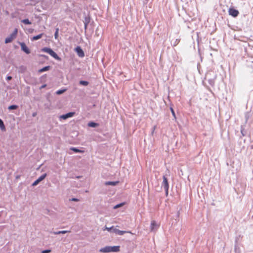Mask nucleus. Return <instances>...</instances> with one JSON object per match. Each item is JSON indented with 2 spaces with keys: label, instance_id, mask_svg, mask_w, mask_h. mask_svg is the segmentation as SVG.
I'll use <instances>...</instances> for the list:
<instances>
[{
  "label": "nucleus",
  "instance_id": "nucleus-5",
  "mask_svg": "<svg viewBox=\"0 0 253 253\" xmlns=\"http://www.w3.org/2000/svg\"><path fill=\"white\" fill-rule=\"evenodd\" d=\"M46 173H44L42 175H41L36 180H35L32 184V186H36L40 183L41 181L43 180L45 177L46 176Z\"/></svg>",
  "mask_w": 253,
  "mask_h": 253
},
{
  "label": "nucleus",
  "instance_id": "nucleus-34",
  "mask_svg": "<svg viewBox=\"0 0 253 253\" xmlns=\"http://www.w3.org/2000/svg\"><path fill=\"white\" fill-rule=\"evenodd\" d=\"M87 23H86V22H85V23H84V29H85V30H86V28H87Z\"/></svg>",
  "mask_w": 253,
  "mask_h": 253
},
{
  "label": "nucleus",
  "instance_id": "nucleus-24",
  "mask_svg": "<svg viewBox=\"0 0 253 253\" xmlns=\"http://www.w3.org/2000/svg\"><path fill=\"white\" fill-rule=\"evenodd\" d=\"M66 91V89H60V90H58L56 92V93L57 94H62L63 93H64L65 91Z\"/></svg>",
  "mask_w": 253,
  "mask_h": 253
},
{
  "label": "nucleus",
  "instance_id": "nucleus-25",
  "mask_svg": "<svg viewBox=\"0 0 253 253\" xmlns=\"http://www.w3.org/2000/svg\"><path fill=\"white\" fill-rule=\"evenodd\" d=\"M124 205V203H120L119 204H118L116 206H115L113 208L114 209H117L121 207H122V206H123Z\"/></svg>",
  "mask_w": 253,
  "mask_h": 253
},
{
  "label": "nucleus",
  "instance_id": "nucleus-19",
  "mask_svg": "<svg viewBox=\"0 0 253 253\" xmlns=\"http://www.w3.org/2000/svg\"><path fill=\"white\" fill-rule=\"evenodd\" d=\"M50 68V66H45L42 69H41L40 70H39V72H45V71H48Z\"/></svg>",
  "mask_w": 253,
  "mask_h": 253
},
{
  "label": "nucleus",
  "instance_id": "nucleus-1",
  "mask_svg": "<svg viewBox=\"0 0 253 253\" xmlns=\"http://www.w3.org/2000/svg\"><path fill=\"white\" fill-rule=\"evenodd\" d=\"M120 247L119 246H106L99 250L100 253H107L110 252H118L120 251Z\"/></svg>",
  "mask_w": 253,
  "mask_h": 253
},
{
  "label": "nucleus",
  "instance_id": "nucleus-20",
  "mask_svg": "<svg viewBox=\"0 0 253 253\" xmlns=\"http://www.w3.org/2000/svg\"><path fill=\"white\" fill-rule=\"evenodd\" d=\"M79 84H80L84 86H87V85H88L89 83L87 81H80Z\"/></svg>",
  "mask_w": 253,
  "mask_h": 253
},
{
  "label": "nucleus",
  "instance_id": "nucleus-9",
  "mask_svg": "<svg viewBox=\"0 0 253 253\" xmlns=\"http://www.w3.org/2000/svg\"><path fill=\"white\" fill-rule=\"evenodd\" d=\"M75 114V112H69L66 114L60 116V118L66 120L69 118L72 117Z\"/></svg>",
  "mask_w": 253,
  "mask_h": 253
},
{
  "label": "nucleus",
  "instance_id": "nucleus-7",
  "mask_svg": "<svg viewBox=\"0 0 253 253\" xmlns=\"http://www.w3.org/2000/svg\"><path fill=\"white\" fill-rule=\"evenodd\" d=\"M229 14L233 17H235L239 14V11L235 9L230 8L229 9Z\"/></svg>",
  "mask_w": 253,
  "mask_h": 253
},
{
  "label": "nucleus",
  "instance_id": "nucleus-26",
  "mask_svg": "<svg viewBox=\"0 0 253 253\" xmlns=\"http://www.w3.org/2000/svg\"><path fill=\"white\" fill-rule=\"evenodd\" d=\"M170 111H171V112L172 113V115L173 116V117H174V118L175 119H176V116H175V112L174 111V110L172 108H170Z\"/></svg>",
  "mask_w": 253,
  "mask_h": 253
},
{
  "label": "nucleus",
  "instance_id": "nucleus-30",
  "mask_svg": "<svg viewBox=\"0 0 253 253\" xmlns=\"http://www.w3.org/2000/svg\"><path fill=\"white\" fill-rule=\"evenodd\" d=\"M46 86V85L45 84H43V85H42L40 87V89H42V88H44Z\"/></svg>",
  "mask_w": 253,
  "mask_h": 253
},
{
  "label": "nucleus",
  "instance_id": "nucleus-31",
  "mask_svg": "<svg viewBox=\"0 0 253 253\" xmlns=\"http://www.w3.org/2000/svg\"><path fill=\"white\" fill-rule=\"evenodd\" d=\"M209 82L210 84H212L213 83V81L211 79H208Z\"/></svg>",
  "mask_w": 253,
  "mask_h": 253
},
{
  "label": "nucleus",
  "instance_id": "nucleus-13",
  "mask_svg": "<svg viewBox=\"0 0 253 253\" xmlns=\"http://www.w3.org/2000/svg\"><path fill=\"white\" fill-rule=\"evenodd\" d=\"M69 231H66V230H62V231H57V232H52V231H50V233H52V234H53L54 235H58V234H65L67 232H69Z\"/></svg>",
  "mask_w": 253,
  "mask_h": 253
},
{
  "label": "nucleus",
  "instance_id": "nucleus-17",
  "mask_svg": "<svg viewBox=\"0 0 253 253\" xmlns=\"http://www.w3.org/2000/svg\"><path fill=\"white\" fill-rule=\"evenodd\" d=\"M115 229V228L114 227V226H112L111 227H107V226H105L104 227V228L103 229V230H107L109 232H113L114 233V229Z\"/></svg>",
  "mask_w": 253,
  "mask_h": 253
},
{
  "label": "nucleus",
  "instance_id": "nucleus-6",
  "mask_svg": "<svg viewBox=\"0 0 253 253\" xmlns=\"http://www.w3.org/2000/svg\"><path fill=\"white\" fill-rule=\"evenodd\" d=\"M75 51L76 52H77L78 55L80 57H83L84 56V51L83 50V49H82V48L79 46H78L76 48H75Z\"/></svg>",
  "mask_w": 253,
  "mask_h": 253
},
{
  "label": "nucleus",
  "instance_id": "nucleus-32",
  "mask_svg": "<svg viewBox=\"0 0 253 253\" xmlns=\"http://www.w3.org/2000/svg\"><path fill=\"white\" fill-rule=\"evenodd\" d=\"M11 79H12V77L11 76H8V77H7V78H6L7 80H8V81L11 80Z\"/></svg>",
  "mask_w": 253,
  "mask_h": 253
},
{
  "label": "nucleus",
  "instance_id": "nucleus-35",
  "mask_svg": "<svg viewBox=\"0 0 253 253\" xmlns=\"http://www.w3.org/2000/svg\"><path fill=\"white\" fill-rule=\"evenodd\" d=\"M208 74H207V75H206V77H205V79H206V80H207V79H208Z\"/></svg>",
  "mask_w": 253,
  "mask_h": 253
},
{
  "label": "nucleus",
  "instance_id": "nucleus-15",
  "mask_svg": "<svg viewBox=\"0 0 253 253\" xmlns=\"http://www.w3.org/2000/svg\"><path fill=\"white\" fill-rule=\"evenodd\" d=\"M42 35H43V34L42 33V34H40L38 35H37V36H34L32 39V41H36V40H38L40 39H41L42 37Z\"/></svg>",
  "mask_w": 253,
  "mask_h": 253
},
{
  "label": "nucleus",
  "instance_id": "nucleus-21",
  "mask_svg": "<svg viewBox=\"0 0 253 253\" xmlns=\"http://www.w3.org/2000/svg\"><path fill=\"white\" fill-rule=\"evenodd\" d=\"M21 22L26 25H30L31 24V22L29 21L28 19H24L22 20Z\"/></svg>",
  "mask_w": 253,
  "mask_h": 253
},
{
  "label": "nucleus",
  "instance_id": "nucleus-12",
  "mask_svg": "<svg viewBox=\"0 0 253 253\" xmlns=\"http://www.w3.org/2000/svg\"><path fill=\"white\" fill-rule=\"evenodd\" d=\"M119 183V181H106L105 182V185H112L115 186Z\"/></svg>",
  "mask_w": 253,
  "mask_h": 253
},
{
  "label": "nucleus",
  "instance_id": "nucleus-14",
  "mask_svg": "<svg viewBox=\"0 0 253 253\" xmlns=\"http://www.w3.org/2000/svg\"><path fill=\"white\" fill-rule=\"evenodd\" d=\"M88 126L91 127H95L98 126V124L93 122H90L88 123Z\"/></svg>",
  "mask_w": 253,
  "mask_h": 253
},
{
  "label": "nucleus",
  "instance_id": "nucleus-29",
  "mask_svg": "<svg viewBox=\"0 0 253 253\" xmlns=\"http://www.w3.org/2000/svg\"><path fill=\"white\" fill-rule=\"evenodd\" d=\"M72 201L77 202L79 201V199L76 198H73L71 200Z\"/></svg>",
  "mask_w": 253,
  "mask_h": 253
},
{
  "label": "nucleus",
  "instance_id": "nucleus-3",
  "mask_svg": "<svg viewBox=\"0 0 253 253\" xmlns=\"http://www.w3.org/2000/svg\"><path fill=\"white\" fill-rule=\"evenodd\" d=\"M163 180L162 183V187H163L164 188V190L166 192V195L167 196L168 195L169 184L168 183V179L166 177V175L163 176Z\"/></svg>",
  "mask_w": 253,
  "mask_h": 253
},
{
  "label": "nucleus",
  "instance_id": "nucleus-38",
  "mask_svg": "<svg viewBox=\"0 0 253 253\" xmlns=\"http://www.w3.org/2000/svg\"><path fill=\"white\" fill-rule=\"evenodd\" d=\"M235 252H237V249L236 247H235Z\"/></svg>",
  "mask_w": 253,
  "mask_h": 253
},
{
  "label": "nucleus",
  "instance_id": "nucleus-4",
  "mask_svg": "<svg viewBox=\"0 0 253 253\" xmlns=\"http://www.w3.org/2000/svg\"><path fill=\"white\" fill-rule=\"evenodd\" d=\"M17 34V29H15L14 31L8 37L5 39V43H8L11 42L14 39Z\"/></svg>",
  "mask_w": 253,
  "mask_h": 253
},
{
  "label": "nucleus",
  "instance_id": "nucleus-27",
  "mask_svg": "<svg viewBox=\"0 0 253 253\" xmlns=\"http://www.w3.org/2000/svg\"><path fill=\"white\" fill-rule=\"evenodd\" d=\"M51 252L50 250H45L42 251V253H49Z\"/></svg>",
  "mask_w": 253,
  "mask_h": 253
},
{
  "label": "nucleus",
  "instance_id": "nucleus-36",
  "mask_svg": "<svg viewBox=\"0 0 253 253\" xmlns=\"http://www.w3.org/2000/svg\"><path fill=\"white\" fill-rule=\"evenodd\" d=\"M36 113H33V114H32V116H33V117L36 116Z\"/></svg>",
  "mask_w": 253,
  "mask_h": 253
},
{
  "label": "nucleus",
  "instance_id": "nucleus-10",
  "mask_svg": "<svg viewBox=\"0 0 253 253\" xmlns=\"http://www.w3.org/2000/svg\"><path fill=\"white\" fill-rule=\"evenodd\" d=\"M159 227V225L156 223L155 221H152L151 223V231H155Z\"/></svg>",
  "mask_w": 253,
  "mask_h": 253
},
{
  "label": "nucleus",
  "instance_id": "nucleus-28",
  "mask_svg": "<svg viewBox=\"0 0 253 253\" xmlns=\"http://www.w3.org/2000/svg\"><path fill=\"white\" fill-rule=\"evenodd\" d=\"M245 118H246V121H247L248 119H249V113H246V114H245Z\"/></svg>",
  "mask_w": 253,
  "mask_h": 253
},
{
  "label": "nucleus",
  "instance_id": "nucleus-22",
  "mask_svg": "<svg viewBox=\"0 0 253 253\" xmlns=\"http://www.w3.org/2000/svg\"><path fill=\"white\" fill-rule=\"evenodd\" d=\"M18 108V106L16 105H12L8 107V109L9 110H14Z\"/></svg>",
  "mask_w": 253,
  "mask_h": 253
},
{
  "label": "nucleus",
  "instance_id": "nucleus-2",
  "mask_svg": "<svg viewBox=\"0 0 253 253\" xmlns=\"http://www.w3.org/2000/svg\"><path fill=\"white\" fill-rule=\"evenodd\" d=\"M42 50L44 52L48 53L50 56L55 58L57 60H61V58L58 56V55L50 48L44 47Z\"/></svg>",
  "mask_w": 253,
  "mask_h": 253
},
{
  "label": "nucleus",
  "instance_id": "nucleus-16",
  "mask_svg": "<svg viewBox=\"0 0 253 253\" xmlns=\"http://www.w3.org/2000/svg\"><path fill=\"white\" fill-rule=\"evenodd\" d=\"M0 128L2 131L5 130V127L4 125L3 122L1 119H0Z\"/></svg>",
  "mask_w": 253,
  "mask_h": 253
},
{
  "label": "nucleus",
  "instance_id": "nucleus-23",
  "mask_svg": "<svg viewBox=\"0 0 253 253\" xmlns=\"http://www.w3.org/2000/svg\"><path fill=\"white\" fill-rule=\"evenodd\" d=\"M58 32H59V28H56V31L54 33V38L55 39H57L58 37Z\"/></svg>",
  "mask_w": 253,
  "mask_h": 253
},
{
  "label": "nucleus",
  "instance_id": "nucleus-8",
  "mask_svg": "<svg viewBox=\"0 0 253 253\" xmlns=\"http://www.w3.org/2000/svg\"><path fill=\"white\" fill-rule=\"evenodd\" d=\"M21 49L25 52L27 54H29L30 53V51L29 49L27 47L26 44L24 42H21L20 43Z\"/></svg>",
  "mask_w": 253,
  "mask_h": 253
},
{
  "label": "nucleus",
  "instance_id": "nucleus-18",
  "mask_svg": "<svg viewBox=\"0 0 253 253\" xmlns=\"http://www.w3.org/2000/svg\"><path fill=\"white\" fill-rule=\"evenodd\" d=\"M70 150L73 151L76 153H83V151L80 150L76 147H71Z\"/></svg>",
  "mask_w": 253,
  "mask_h": 253
},
{
  "label": "nucleus",
  "instance_id": "nucleus-11",
  "mask_svg": "<svg viewBox=\"0 0 253 253\" xmlns=\"http://www.w3.org/2000/svg\"><path fill=\"white\" fill-rule=\"evenodd\" d=\"M114 233H115L116 234H118L119 235H123L126 233H131L130 231H122V230H120L115 228L114 229Z\"/></svg>",
  "mask_w": 253,
  "mask_h": 253
},
{
  "label": "nucleus",
  "instance_id": "nucleus-37",
  "mask_svg": "<svg viewBox=\"0 0 253 253\" xmlns=\"http://www.w3.org/2000/svg\"><path fill=\"white\" fill-rule=\"evenodd\" d=\"M241 133H242V135H244V134L243 133V130H241Z\"/></svg>",
  "mask_w": 253,
  "mask_h": 253
},
{
  "label": "nucleus",
  "instance_id": "nucleus-33",
  "mask_svg": "<svg viewBox=\"0 0 253 253\" xmlns=\"http://www.w3.org/2000/svg\"><path fill=\"white\" fill-rule=\"evenodd\" d=\"M156 126H154L153 127V130H152V133L153 134L154 133V131L156 128Z\"/></svg>",
  "mask_w": 253,
  "mask_h": 253
}]
</instances>
